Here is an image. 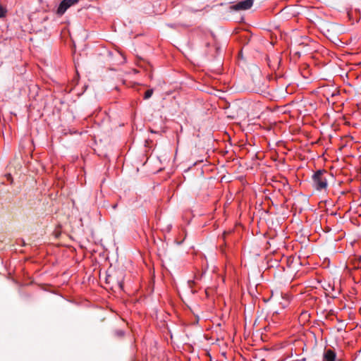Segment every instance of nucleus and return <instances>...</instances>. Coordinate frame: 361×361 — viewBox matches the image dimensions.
Here are the masks:
<instances>
[{"instance_id": "obj_6", "label": "nucleus", "mask_w": 361, "mask_h": 361, "mask_svg": "<svg viewBox=\"0 0 361 361\" xmlns=\"http://www.w3.org/2000/svg\"><path fill=\"white\" fill-rule=\"evenodd\" d=\"M154 92V90L153 89H149L147 90L145 92V94H144V99H149L152 94Z\"/></svg>"}, {"instance_id": "obj_4", "label": "nucleus", "mask_w": 361, "mask_h": 361, "mask_svg": "<svg viewBox=\"0 0 361 361\" xmlns=\"http://www.w3.org/2000/svg\"><path fill=\"white\" fill-rule=\"evenodd\" d=\"M336 353L331 349L324 350L322 361H336Z\"/></svg>"}, {"instance_id": "obj_9", "label": "nucleus", "mask_w": 361, "mask_h": 361, "mask_svg": "<svg viewBox=\"0 0 361 361\" xmlns=\"http://www.w3.org/2000/svg\"><path fill=\"white\" fill-rule=\"evenodd\" d=\"M123 334H124V332L123 331H119L117 332V335L119 336H123Z\"/></svg>"}, {"instance_id": "obj_5", "label": "nucleus", "mask_w": 361, "mask_h": 361, "mask_svg": "<svg viewBox=\"0 0 361 361\" xmlns=\"http://www.w3.org/2000/svg\"><path fill=\"white\" fill-rule=\"evenodd\" d=\"M310 318V314L308 312V311L303 310L300 312L298 319L300 323L305 324L307 322L309 321Z\"/></svg>"}, {"instance_id": "obj_8", "label": "nucleus", "mask_w": 361, "mask_h": 361, "mask_svg": "<svg viewBox=\"0 0 361 361\" xmlns=\"http://www.w3.org/2000/svg\"><path fill=\"white\" fill-rule=\"evenodd\" d=\"M119 288H123V280L118 282Z\"/></svg>"}, {"instance_id": "obj_1", "label": "nucleus", "mask_w": 361, "mask_h": 361, "mask_svg": "<svg viewBox=\"0 0 361 361\" xmlns=\"http://www.w3.org/2000/svg\"><path fill=\"white\" fill-rule=\"evenodd\" d=\"M331 174L325 169H319L312 175V186L318 191L326 190L328 187V178Z\"/></svg>"}, {"instance_id": "obj_3", "label": "nucleus", "mask_w": 361, "mask_h": 361, "mask_svg": "<svg viewBox=\"0 0 361 361\" xmlns=\"http://www.w3.org/2000/svg\"><path fill=\"white\" fill-rule=\"evenodd\" d=\"M252 4L253 0H244L233 5V8L235 11L247 10L250 8Z\"/></svg>"}, {"instance_id": "obj_2", "label": "nucleus", "mask_w": 361, "mask_h": 361, "mask_svg": "<svg viewBox=\"0 0 361 361\" xmlns=\"http://www.w3.org/2000/svg\"><path fill=\"white\" fill-rule=\"evenodd\" d=\"M80 0H62L56 10L58 16H62L71 6L77 4Z\"/></svg>"}, {"instance_id": "obj_10", "label": "nucleus", "mask_w": 361, "mask_h": 361, "mask_svg": "<svg viewBox=\"0 0 361 361\" xmlns=\"http://www.w3.org/2000/svg\"><path fill=\"white\" fill-rule=\"evenodd\" d=\"M288 302H289V296H287V301H286V304H285V305H283V307H285L288 305Z\"/></svg>"}, {"instance_id": "obj_7", "label": "nucleus", "mask_w": 361, "mask_h": 361, "mask_svg": "<svg viewBox=\"0 0 361 361\" xmlns=\"http://www.w3.org/2000/svg\"><path fill=\"white\" fill-rule=\"evenodd\" d=\"M6 13V10L0 5V18H3L5 16V14Z\"/></svg>"}, {"instance_id": "obj_11", "label": "nucleus", "mask_w": 361, "mask_h": 361, "mask_svg": "<svg viewBox=\"0 0 361 361\" xmlns=\"http://www.w3.org/2000/svg\"><path fill=\"white\" fill-rule=\"evenodd\" d=\"M109 280H111V277L110 276H109L108 278L106 279L107 283H110Z\"/></svg>"}]
</instances>
